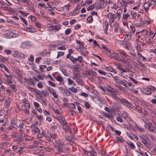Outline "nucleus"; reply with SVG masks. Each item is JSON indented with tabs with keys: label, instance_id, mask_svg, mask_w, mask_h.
Segmentation results:
<instances>
[{
	"label": "nucleus",
	"instance_id": "cd10ccee",
	"mask_svg": "<svg viewBox=\"0 0 156 156\" xmlns=\"http://www.w3.org/2000/svg\"><path fill=\"white\" fill-rule=\"evenodd\" d=\"M58 89L61 93L63 94H67V92L65 91V90L63 87H58Z\"/></svg>",
	"mask_w": 156,
	"mask_h": 156
},
{
	"label": "nucleus",
	"instance_id": "aec40b11",
	"mask_svg": "<svg viewBox=\"0 0 156 156\" xmlns=\"http://www.w3.org/2000/svg\"><path fill=\"white\" fill-rule=\"evenodd\" d=\"M73 73L74 75L77 78L79 79H80V77H81V75L79 73H77L76 70H73Z\"/></svg>",
	"mask_w": 156,
	"mask_h": 156
},
{
	"label": "nucleus",
	"instance_id": "8fccbe9b",
	"mask_svg": "<svg viewBox=\"0 0 156 156\" xmlns=\"http://www.w3.org/2000/svg\"><path fill=\"white\" fill-rule=\"evenodd\" d=\"M94 5H90L87 8V10L88 11L91 10H92L93 9H94Z\"/></svg>",
	"mask_w": 156,
	"mask_h": 156
},
{
	"label": "nucleus",
	"instance_id": "c756f323",
	"mask_svg": "<svg viewBox=\"0 0 156 156\" xmlns=\"http://www.w3.org/2000/svg\"><path fill=\"white\" fill-rule=\"evenodd\" d=\"M140 119L143 121H144L146 123V124L150 122L149 120L146 117H141L140 118Z\"/></svg>",
	"mask_w": 156,
	"mask_h": 156
},
{
	"label": "nucleus",
	"instance_id": "58836bf2",
	"mask_svg": "<svg viewBox=\"0 0 156 156\" xmlns=\"http://www.w3.org/2000/svg\"><path fill=\"white\" fill-rule=\"evenodd\" d=\"M154 98L151 100V102L154 105H156V95H154Z\"/></svg>",
	"mask_w": 156,
	"mask_h": 156
},
{
	"label": "nucleus",
	"instance_id": "a878e982",
	"mask_svg": "<svg viewBox=\"0 0 156 156\" xmlns=\"http://www.w3.org/2000/svg\"><path fill=\"white\" fill-rule=\"evenodd\" d=\"M20 136V135H18L17 134V133H15L14 134L12 135V136L13 138H17L19 140H21V136Z\"/></svg>",
	"mask_w": 156,
	"mask_h": 156
},
{
	"label": "nucleus",
	"instance_id": "a19ab883",
	"mask_svg": "<svg viewBox=\"0 0 156 156\" xmlns=\"http://www.w3.org/2000/svg\"><path fill=\"white\" fill-rule=\"evenodd\" d=\"M116 139L117 141L118 142H123L124 141V140L123 139L120 138L119 137H116Z\"/></svg>",
	"mask_w": 156,
	"mask_h": 156
},
{
	"label": "nucleus",
	"instance_id": "bf43d9fd",
	"mask_svg": "<svg viewBox=\"0 0 156 156\" xmlns=\"http://www.w3.org/2000/svg\"><path fill=\"white\" fill-rule=\"evenodd\" d=\"M131 14L132 16V18H135L136 16V13L133 11H131Z\"/></svg>",
	"mask_w": 156,
	"mask_h": 156
},
{
	"label": "nucleus",
	"instance_id": "a211bd4d",
	"mask_svg": "<svg viewBox=\"0 0 156 156\" xmlns=\"http://www.w3.org/2000/svg\"><path fill=\"white\" fill-rule=\"evenodd\" d=\"M69 5H66L64 6L62 8L63 10L66 12H68L69 11Z\"/></svg>",
	"mask_w": 156,
	"mask_h": 156
},
{
	"label": "nucleus",
	"instance_id": "338daca9",
	"mask_svg": "<svg viewBox=\"0 0 156 156\" xmlns=\"http://www.w3.org/2000/svg\"><path fill=\"white\" fill-rule=\"evenodd\" d=\"M37 86L39 88H42L43 87L42 83L41 82H39L37 84Z\"/></svg>",
	"mask_w": 156,
	"mask_h": 156
},
{
	"label": "nucleus",
	"instance_id": "0eeeda50",
	"mask_svg": "<svg viewBox=\"0 0 156 156\" xmlns=\"http://www.w3.org/2000/svg\"><path fill=\"white\" fill-rule=\"evenodd\" d=\"M130 108L134 110H136L140 113H142L143 112L142 109L139 106H136V107H134L133 105Z\"/></svg>",
	"mask_w": 156,
	"mask_h": 156
},
{
	"label": "nucleus",
	"instance_id": "3c124183",
	"mask_svg": "<svg viewBox=\"0 0 156 156\" xmlns=\"http://www.w3.org/2000/svg\"><path fill=\"white\" fill-rule=\"evenodd\" d=\"M120 105L118 103H115L114 105V107L116 109H119L120 108Z\"/></svg>",
	"mask_w": 156,
	"mask_h": 156
},
{
	"label": "nucleus",
	"instance_id": "4d7b16f0",
	"mask_svg": "<svg viewBox=\"0 0 156 156\" xmlns=\"http://www.w3.org/2000/svg\"><path fill=\"white\" fill-rule=\"evenodd\" d=\"M6 61V58L2 56L0 57V61L2 62H3Z\"/></svg>",
	"mask_w": 156,
	"mask_h": 156
},
{
	"label": "nucleus",
	"instance_id": "ea45409f",
	"mask_svg": "<svg viewBox=\"0 0 156 156\" xmlns=\"http://www.w3.org/2000/svg\"><path fill=\"white\" fill-rule=\"evenodd\" d=\"M22 2L23 3H26L30 6H31L32 5V3L30 2H29V1L28 0H23Z\"/></svg>",
	"mask_w": 156,
	"mask_h": 156
},
{
	"label": "nucleus",
	"instance_id": "f8f14e48",
	"mask_svg": "<svg viewBox=\"0 0 156 156\" xmlns=\"http://www.w3.org/2000/svg\"><path fill=\"white\" fill-rule=\"evenodd\" d=\"M110 16V19H111L112 22H113L114 21L115 19L116 18V16L114 14H112L111 12H109L108 14L107 15V16L109 17Z\"/></svg>",
	"mask_w": 156,
	"mask_h": 156
},
{
	"label": "nucleus",
	"instance_id": "680f3d73",
	"mask_svg": "<svg viewBox=\"0 0 156 156\" xmlns=\"http://www.w3.org/2000/svg\"><path fill=\"white\" fill-rule=\"evenodd\" d=\"M28 60L31 62H32L34 61V56L32 55H30V58H28Z\"/></svg>",
	"mask_w": 156,
	"mask_h": 156
},
{
	"label": "nucleus",
	"instance_id": "72a5a7b5",
	"mask_svg": "<svg viewBox=\"0 0 156 156\" xmlns=\"http://www.w3.org/2000/svg\"><path fill=\"white\" fill-rule=\"evenodd\" d=\"M69 89L72 92H73L74 93H76L78 90V89L77 88H75L73 87H71L69 88Z\"/></svg>",
	"mask_w": 156,
	"mask_h": 156
},
{
	"label": "nucleus",
	"instance_id": "0e129e2a",
	"mask_svg": "<svg viewBox=\"0 0 156 156\" xmlns=\"http://www.w3.org/2000/svg\"><path fill=\"white\" fill-rule=\"evenodd\" d=\"M33 91L37 95H38L41 93V91L35 88Z\"/></svg>",
	"mask_w": 156,
	"mask_h": 156
},
{
	"label": "nucleus",
	"instance_id": "6e6552de",
	"mask_svg": "<svg viewBox=\"0 0 156 156\" xmlns=\"http://www.w3.org/2000/svg\"><path fill=\"white\" fill-rule=\"evenodd\" d=\"M48 140L49 142H52L55 145L57 146L58 145L59 143L61 142L59 141H58L56 139H48Z\"/></svg>",
	"mask_w": 156,
	"mask_h": 156
},
{
	"label": "nucleus",
	"instance_id": "2eb2a0df",
	"mask_svg": "<svg viewBox=\"0 0 156 156\" xmlns=\"http://www.w3.org/2000/svg\"><path fill=\"white\" fill-rule=\"evenodd\" d=\"M29 45V43L28 41H25L22 43L21 45V47L23 48H26Z\"/></svg>",
	"mask_w": 156,
	"mask_h": 156
},
{
	"label": "nucleus",
	"instance_id": "39448f33",
	"mask_svg": "<svg viewBox=\"0 0 156 156\" xmlns=\"http://www.w3.org/2000/svg\"><path fill=\"white\" fill-rule=\"evenodd\" d=\"M57 119L59 121L60 123L63 126H65L66 123V122L65 118L62 116H58L57 117Z\"/></svg>",
	"mask_w": 156,
	"mask_h": 156
},
{
	"label": "nucleus",
	"instance_id": "1a4fd4ad",
	"mask_svg": "<svg viewBox=\"0 0 156 156\" xmlns=\"http://www.w3.org/2000/svg\"><path fill=\"white\" fill-rule=\"evenodd\" d=\"M17 119L16 118H13L11 120L10 125L15 126H17Z\"/></svg>",
	"mask_w": 156,
	"mask_h": 156
},
{
	"label": "nucleus",
	"instance_id": "5701e85b",
	"mask_svg": "<svg viewBox=\"0 0 156 156\" xmlns=\"http://www.w3.org/2000/svg\"><path fill=\"white\" fill-rule=\"evenodd\" d=\"M119 52L121 55L125 57H126L128 56V55L124 51L119 50Z\"/></svg>",
	"mask_w": 156,
	"mask_h": 156
},
{
	"label": "nucleus",
	"instance_id": "20e7f679",
	"mask_svg": "<svg viewBox=\"0 0 156 156\" xmlns=\"http://www.w3.org/2000/svg\"><path fill=\"white\" fill-rule=\"evenodd\" d=\"M140 141L145 145L146 146L148 147H150L151 145L148 143V140L147 138H144L142 136H140Z\"/></svg>",
	"mask_w": 156,
	"mask_h": 156
},
{
	"label": "nucleus",
	"instance_id": "6ab92c4d",
	"mask_svg": "<svg viewBox=\"0 0 156 156\" xmlns=\"http://www.w3.org/2000/svg\"><path fill=\"white\" fill-rule=\"evenodd\" d=\"M77 61L81 63L83 61V58L81 56H79L77 58H75L74 59V63H75Z\"/></svg>",
	"mask_w": 156,
	"mask_h": 156
},
{
	"label": "nucleus",
	"instance_id": "4468645a",
	"mask_svg": "<svg viewBox=\"0 0 156 156\" xmlns=\"http://www.w3.org/2000/svg\"><path fill=\"white\" fill-rule=\"evenodd\" d=\"M11 102V100L9 98H7L5 103V108H8L9 107Z\"/></svg>",
	"mask_w": 156,
	"mask_h": 156
},
{
	"label": "nucleus",
	"instance_id": "e433bc0d",
	"mask_svg": "<svg viewBox=\"0 0 156 156\" xmlns=\"http://www.w3.org/2000/svg\"><path fill=\"white\" fill-rule=\"evenodd\" d=\"M141 33L142 35L145 36L147 35L148 31L146 30H144L141 31Z\"/></svg>",
	"mask_w": 156,
	"mask_h": 156
},
{
	"label": "nucleus",
	"instance_id": "2f4dec72",
	"mask_svg": "<svg viewBox=\"0 0 156 156\" xmlns=\"http://www.w3.org/2000/svg\"><path fill=\"white\" fill-rule=\"evenodd\" d=\"M150 89L148 88H144L142 90V92L145 94L147 95V94L149 93Z\"/></svg>",
	"mask_w": 156,
	"mask_h": 156
},
{
	"label": "nucleus",
	"instance_id": "b1692460",
	"mask_svg": "<svg viewBox=\"0 0 156 156\" xmlns=\"http://www.w3.org/2000/svg\"><path fill=\"white\" fill-rule=\"evenodd\" d=\"M12 77V76L11 75L9 76H8V77L6 78L7 80H6V81L7 83H8L9 84H10L12 83V82L11 80V79Z\"/></svg>",
	"mask_w": 156,
	"mask_h": 156
},
{
	"label": "nucleus",
	"instance_id": "412c9836",
	"mask_svg": "<svg viewBox=\"0 0 156 156\" xmlns=\"http://www.w3.org/2000/svg\"><path fill=\"white\" fill-rule=\"evenodd\" d=\"M57 137V134L55 133H52L50 134V137H48V139H56Z\"/></svg>",
	"mask_w": 156,
	"mask_h": 156
},
{
	"label": "nucleus",
	"instance_id": "f3484780",
	"mask_svg": "<svg viewBox=\"0 0 156 156\" xmlns=\"http://www.w3.org/2000/svg\"><path fill=\"white\" fill-rule=\"evenodd\" d=\"M147 88H149L150 89V91H149V93L147 94V95L150 94L151 93V90H152L153 91H155L156 90L155 88L154 87L152 86H148Z\"/></svg>",
	"mask_w": 156,
	"mask_h": 156
},
{
	"label": "nucleus",
	"instance_id": "6e6d98bb",
	"mask_svg": "<svg viewBox=\"0 0 156 156\" xmlns=\"http://www.w3.org/2000/svg\"><path fill=\"white\" fill-rule=\"evenodd\" d=\"M147 4L148 3H146L144 5V8L145 10H147L149 7V5H148Z\"/></svg>",
	"mask_w": 156,
	"mask_h": 156
},
{
	"label": "nucleus",
	"instance_id": "a18cd8bd",
	"mask_svg": "<svg viewBox=\"0 0 156 156\" xmlns=\"http://www.w3.org/2000/svg\"><path fill=\"white\" fill-rule=\"evenodd\" d=\"M66 139L69 141L72 140H76V138H74L73 139L72 137L71 136H66Z\"/></svg>",
	"mask_w": 156,
	"mask_h": 156
},
{
	"label": "nucleus",
	"instance_id": "774afa93",
	"mask_svg": "<svg viewBox=\"0 0 156 156\" xmlns=\"http://www.w3.org/2000/svg\"><path fill=\"white\" fill-rule=\"evenodd\" d=\"M5 53H6L7 55H10L11 54V51L9 50L6 49L4 51Z\"/></svg>",
	"mask_w": 156,
	"mask_h": 156
},
{
	"label": "nucleus",
	"instance_id": "dca6fc26",
	"mask_svg": "<svg viewBox=\"0 0 156 156\" xmlns=\"http://www.w3.org/2000/svg\"><path fill=\"white\" fill-rule=\"evenodd\" d=\"M24 123L23 122H21L19 125V127L20 128V131H24L25 130V128L23 127L24 125Z\"/></svg>",
	"mask_w": 156,
	"mask_h": 156
},
{
	"label": "nucleus",
	"instance_id": "4c0bfd02",
	"mask_svg": "<svg viewBox=\"0 0 156 156\" xmlns=\"http://www.w3.org/2000/svg\"><path fill=\"white\" fill-rule=\"evenodd\" d=\"M18 12L19 13L22 14L23 16H27V15L28 14V13H26L21 10H19Z\"/></svg>",
	"mask_w": 156,
	"mask_h": 156
},
{
	"label": "nucleus",
	"instance_id": "49530a36",
	"mask_svg": "<svg viewBox=\"0 0 156 156\" xmlns=\"http://www.w3.org/2000/svg\"><path fill=\"white\" fill-rule=\"evenodd\" d=\"M48 83L51 86L55 87L56 86L55 84L51 81H48Z\"/></svg>",
	"mask_w": 156,
	"mask_h": 156
},
{
	"label": "nucleus",
	"instance_id": "bb28decb",
	"mask_svg": "<svg viewBox=\"0 0 156 156\" xmlns=\"http://www.w3.org/2000/svg\"><path fill=\"white\" fill-rule=\"evenodd\" d=\"M56 79L57 81H59L61 83H62V82H64V80L63 78L60 76H58L56 77Z\"/></svg>",
	"mask_w": 156,
	"mask_h": 156
},
{
	"label": "nucleus",
	"instance_id": "37998d69",
	"mask_svg": "<svg viewBox=\"0 0 156 156\" xmlns=\"http://www.w3.org/2000/svg\"><path fill=\"white\" fill-rule=\"evenodd\" d=\"M137 127L138 130L141 133H144L145 132V130L143 127H140L139 126H137Z\"/></svg>",
	"mask_w": 156,
	"mask_h": 156
},
{
	"label": "nucleus",
	"instance_id": "09e8293b",
	"mask_svg": "<svg viewBox=\"0 0 156 156\" xmlns=\"http://www.w3.org/2000/svg\"><path fill=\"white\" fill-rule=\"evenodd\" d=\"M71 31V29H67L65 31V34L66 35H68L69 34Z\"/></svg>",
	"mask_w": 156,
	"mask_h": 156
},
{
	"label": "nucleus",
	"instance_id": "c85d7f7f",
	"mask_svg": "<svg viewBox=\"0 0 156 156\" xmlns=\"http://www.w3.org/2000/svg\"><path fill=\"white\" fill-rule=\"evenodd\" d=\"M147 128L150 131H153L154 129L151 127V124L150 122L146 124Z\"/></svg>",
	"mask_w": 156,
	"mask_h": 156
},
{
	"label": "nucleus",
	"instance_id": "4be33fe9",
	"mask_svg": "<svg viewBox=\"0 0 156 156\" xmlns=\"http://www.w3.org/2000/svg\"><path fill=\"white\" fill-rule=\"evenodd\" d=\"M14 70L15 72L16 73L17 75L19 77H21V73L20 71L17 69L14 68Z\"/></svg>",
	"mask_w": 156,
	"mask_h": 156
},
{
	"label": "nucleus",
	"instance_id": "052dcab7",
	"mask_svg": "<svg viewBox=\"0 0 156 156\" xmlns=\"http://www.w3.org/2000/svg\"><path fill=\"white\" fill-rule=\"evenodd\" d=\"M90 153L91 156H95L96 153L93 150H92L91 151H90Z\"/></svg>",
	"mask_w": 156,
	"mask_h": 156
},
{
	"label": "nucleus",
	"instance_id": "9b49d317",
	"mask_svg": "<svg viewBox=\"0 0 156 156\" xmlns=\"http://www.w3.org/2000/svg\"><path fill=\"white\" fill-rule=\"evenodd\" d=\"M143 111H144V115H146L147 114H149V113H151V110L149 109L148 108L146 107H144L142 109Z\"/></svg>",
	"mask_w": 156,
	"mask_h": 156
},
{
	"label": "nucleus",
	"instance_id": "c9c22d12",
	"mask_svg": "<svg viewBox=\"0 0 156 156\" xmlns=\"http://www.w3.org/2000/svg\"><path fill=\"white\" fill-rule=\"evenodd\" d=\"M87 20L88 22L90 23H91L93 21V18L92 16H90L87 18Z\"/></svg>",
	"mask_w": 156,
	"mask_h": 156
},
{
	"label": "nucleus",
	"instance_id": "603ef678",
	"mask_svg": "<svg viewBox=\"0 0 156 156\" xmlns=\"http://www.w3.org/2000/svg\"><path fill=\"white\" fill-rule=\"evenodd\" d=\"M24 107V109L23 110L24 112L27 114H28L29 113V110L30 108H28L27 107Z\"/></svg>",
	"mask_w": 156,
	"mask_h": 156
},
{
	"label": "nucleus",
	"instance_id": "5fc2aeb1",
	"mask_svg": "<svg viewBox=\"0 0 156 156\" xmlns=\"http://www.w3.org/2000/svg\"><path fill=\"white\" fill-rule=\"evenodd\" d=\"M85 107L87 108H89L90 107V105L87 102H86L84 104Z\"/></svg>",
	"mask_w": 156,
	"mask_h": 156
},
{
	"label": "nucleus",
	"instance_id": "9d476101",
	"mask_svg": "<svg viewBox=\"0 0 156 156\" xmlns=\"http://www.w3.org/2000/svg\"><path fill=\"white\" fill-rule=\"evenodd\" d=\"M30 128L32 129V131L33 132H34L35 133L40 132L38 128L35 126H34V124H32Z\"/></svg>",
	"mask_w": 156,
	"mask_h": 156
},
{
	"label": "nucleus",
	"instance_id": "c03bdc74",
	"mask_svg": "<svg viewBox=\"0 0 156 156\" xmlns=\"http://www.w3.org/2000/svg\"><path fill=\"white\" fill-rule=\"evenodd\" d=\"M20 17L21 20L22 21H23L24 23V24L26 25H27V21H26V20L24 19V18H23L22 17L20 16Z\"/></svg>",
	"mask_w": 156,
	"mask_h": 156
},
{
	"label": "nucleus",
	"instance_id": "473e14b6",
	"mask_svg": "<svg viewBox=\"0 0 156 156\" xmlns=\"http://www.w3.org/2000/svg\"><path fill=\"white\" fill-rule=\"evenodd\" d=\"M10 88L14 92L17 91L16 87L14 84H12L10 85Z\"/></svg>",
	"mask_w": 156,
	"mask_h": 156
},
{
	"label": "nucleus",
	"instance_id": "ddd939ff",
	"mask_svg": "<svg viewBox=\"0 0 156 156\" xmlns=\"http://www.w3.org/2000/svg\"><path fill=\"white\" fill-rule=\"evenodd\" d=\"M110 95L112 98L118 101L119 100L120 98L117 97L116 94L115 92L111 94Z\"/></svg>",
	"mask_w": 156,
	"mask_h": 156
},
{
	"label": "nucleus",
	"instance_id": "7c9ffc66",
	"mask_svg": "<svg viewBox=\"0 0 156 156\" xmlns=\"http://www.w3.org/2000/svg\"><path fill=\"white\" fill-rule=\"evenodd\" d=\"M105 70L107 71H109L111 72H113L115 71V69L112 67H107L105 68Z\"/></svg>",
	"mask_w": 156,
	"mask_h": 156
},
{
	"label": "nucleus",
	"instance_id": "13d9d810",
	"mask_svg": "<svg viewBox=\"0 0 156 156\" xmlns=\"http://www.w3.org/2000/svg\"><path fill=\"white\" fill-rule=\"evenodd\" d=\"M98 73H99L100 74L105 75L106 74V73L105 72L101 70L100 69H98Z\"/></svg>",
	"mask_w": 156,
	"mask_h": 156
},
{
	"label": "nucleus",
	"instance_id": "de8ad7c7",
	"mask_svg": "<svg viewBox=\"0 0 156 156\" xmlns=\"http://www.w3.org/2000/svg\"><path fill=\"white\" fill-rule=\"evenodd\" d=\"M130 15L129 14H123V18L125 20H126L129 17Z\"/></svg>",
	"mask_w": 156,
	"mask_h": 156
},
{
	"label": "nucleus",
	"instance_id": "f257e3e1",
	"mask_svg": "<svg viewBox=\"0 0 156 156\" xmlns=\"http://www.w3.org/2000/svg\"><path fill=\"white\" fill-rule=\"evenodd\" d=\"M58 151V153L61 155H63L64 153H67L69 151V149L64 144V143H61V142L59 143L58 146L55 147Z\"/></svg>",
	"mask_w": 156,
	"mask_h": 156
},
{
	"label": "nucleus",
	"instance_id": "7ed1b4c3",
	"mask_svg": "<svg viewBox=\"0 0 156 156\" xmlns=\"http://www.w3.org/2000/svg\"><path fill=\"white\" fill-rule=\"evenodd\" d=\"M118 102L128 107H130L132 106V104L125 98H120Z\"/></svg>",
	"mask_w": 156,
	"mask_h": 156
},
{
	"label": "nucleus",
	"instance_id": "79ce46f5",
	"mask_svg": "<svg viewBox=\"0 0 156 156\" xmlns=\"http://www.w3.org/2000/svg\"><path fill=\"white\" fill-rule=\"evenodd\" d=\"M127 144L130 146V147L131 148L133 149H135V147L133 143L129 142V143L127 142Z\"/></svg>",
	"mask_w": 156,
	"mask_h": 156
},
{
	"label": "nucleus",
	"instance_id": "423d86ee",
	"mask_svg": "<svg viewBox=\"0 0 156 156\" xmlns=\"http://www.w3.org/2000/svg\"><path fill=\"white\" fill-rule=\"evenodd\" d=\"M108 52L110 53H108V55L110 58L116 59L117 56H118L116 53L114 52V51H109Z\"/></svg>",
	"mask_w": 156,
	"mask_h": 156
},
{
	"label": "nucleus",
	"instance_id": "69168bd1",
	"mask_svg": "<svg viewBox=\"0 0 156 156\" xmlns=\"http://www.w3.org/2000/svg\"><path fill=\"white\" fill-rule=\"evenodd\" d=\"M24 30L28 32H32L31 27H26L24 28Z\"/></svg>",
	"mask_w": 156,
	"mask_h": 156
},
{
	"label": "nucleus",
	"instance_id": "393cba45",
	"mask_svg": "<svg viewBox=\"0 0 156 156\" xmlns=\"http://www.w3.org/2000/svg\"><path fill=\"white\" fill-rule=\"evenodd\" d=\"M126 83H127V81L125 80H122L120 81L119 83L122 84V85L124 86L127 87V86L126 85Z\"/></svg>",
	"mask_w": 156,
	"mask_h": 156
},
{
	"label": "nucleus",
	"instance_id": "864d4df0",
	"mask_svg": "<svg viewBox=\"0 0 156 156\" xmlns=\"http://www.w3.org/2000/svg\"><path fill=\"white\" fill-rule=\"evenodd\" d=\"M54 29L58 31L61 29V27L59 26L56 25L53 26Z\"/></svg>",
	"mask_w": 156,
	"mask_h": 156
},
{
	"label": "nucleus",
	"instance_id": "f03ea898",
	"mask_svg": "<svg viewBox=\"0 0 156 156\" xmlns=\"http://www.w3.org/2000/svg\"><path fill=\"white\" fill-rule=\"evenodd\" d=\"M12 56L15 58L22 59L24 58V54L21 53H19L18 51H14Z\"/></svg>",
	"mask_w": 156,
	"mask_h": 156
},
{
	"label": "nucleus",
	"instance_id": "e2e57ef3",
	"mask_svg": "<svg viewBox=\"0 0 156 156\" xmlns=\"http://www.w3.org/2000/svg\"><path fill=\"white\" fill-rule=\"evenodd\" d=\"M39 133L37 135V138H41L43 137V134L42 132L41 133H40V131L39 132Z\"/></svg>",
	"mask_w": 156,
	"mask_h": 156
},
{
	"label": "nucleus",
	"instance_id": "f704fd0d",
	"mask_svg": "<svg viewBox=\"0 0 156 156\" xmlns=\"http://www.w3.org/2000/svg\"><path fill=\"white\" fill-rule=\"evenodd\" d=\"M46 89H47L49 91L50 93H52L54 90L52 88L47 86L46 87Z\"/></svg>",
	"mask_w": 156,
	"mask_h": 156
}]
</instances>
